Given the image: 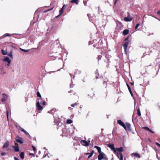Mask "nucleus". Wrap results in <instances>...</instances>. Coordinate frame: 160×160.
<instances>
[{
    "mask_svg": "<svg viewBox=\"0 0 160 160\" xmlns=\"http://www.w3.org/2000/svg\"><path fill=\"white\" fill-rule=\"evenodd\" d=\"M61 15H60V14H59V15H58L57 16H56L55 17V18H58L59 16H60Z\"/></svg>",
    "mask_w": 160,
    "mask_h": 160,
    "instance_id": "48",
    "label": "nucleus"
},
{
    "mask_svg": "<svg viewBox=\"0 0 160 160\" xmlns=\"http://www.w3.org/2000/svg\"><path fill=\"white\" fill-rule=\"evenodd\" d=\"M94 152V151L93 150H92V152H91V153H92V155H93V153Z\"/></svg>",
    "mask_w": 160,
    "mask_h": 160,
    "instance_id": "55",
    "label": "nucleus"
},
{
    "mask_svg": "<svg viewBox=\"0 0 160 160\" xmlns=\"http://www.w3.org/2000/svg\"><path fill=\"white\" fill-rule=\"evenodd\" d=\"M111 149L115 153H117L118 154V153L117 152V151L119 152V153H121L123 150V148L122 147L120 148H115L113 144H111Z\"/></svg>",
    "mask_w": 160,
    "mask_h": 160,
    "instance_id": "1",
    "label": "nucleus"
},
{
    "mask_svg": "<svg viewBox=\"0 0 160 160\" xmlns=\"http://www.w3.org/2000/svg\"><path fill=\"white\" fill-rule=\"evenodd\" d=\"M29 154L30 155H32L33 156H34V155H35L34 154H33V153H29Z\"/></svg>",
    "mask_w": 160,
    "mask_h": 160,
    "instance_id": "45",
    "label": "nucleus"
},
{
    "mask_svg": "<svg viewBox=\"0 0 160 160\" xmlns=\"http://www.w3.org/2000/svg\"><path fill=\"white\" fill-rule=\"evenodd\" d=\"M3 97L1 99V101L2 102H4L6 101L8 99V96L7 95H6L5 93L2 94Z\"/></svg>",
    "mask_w": 160,
    "mask_h": 160,
    "instance_id": "10",
    "label": "nucleus"
},
{
    "mask_svg": "<svg viewBox=\"0 0 160 160\" xmlns=\"http://www.w3.org/2000/svg\"><path fill=\"white\" fill-rule=\"evenodd\" d=\"M99 153V154L98 156V160H101L102 159H104L106 160L108 159V158L104 157L103 155H104V153L103 152H101Z\"/></svg>",
    "mask_w": 160,
    "mask_h": 160,
    "instance_id": "6",
    "label": "nucleus"
},
{
    "mask_svg": "<svg viewBox=\"0 0 160 160\" xmlns=\"http://www.w3.org/2000/svg\"><path fill=\"white\" fill-rule=\"evenodd\" d=\"M129 30L128 29H126L123 31L122 34L124 35H127L129 33Z\"/></svg>",
    "mask_w": 160,
    "mask_h": 160,
    "instance_id": "14",
    "label": "nucleus"
},
{
    "mask_svg": "<svg viewBox=\"0 0 160 160\" xmlns=\"http://www.w3.org/2000/svg\"><path fill=\"white\" fill-rule=\"evenodd\" d=\"M67 6L66 5H65V4H64L63 6H62V8L60 10H59V13H60V15H62V14L64 10L66 8Z\"/></svg>",
    "mask_w": 160,
    "mask_h": 160,
    "instance_id": "8",
    "label": "nucleus"
},
{
    "mask_svg": "<svg viewBox=\"0 0 160 160\" xmlns=\"http://www.w3.org/2000/svg\"><path fill=\"white\" fill-rule=\"evenodd\" d=\"M116 28L118 30H121L123 27V25L120 22H118L117 23Z\"/></svg>",
    "mask_w": 160,
    "mask_h": 160,
    "instance_id": "9",
    "label": "nucleus"
},
{
    "mask_svg": "<svg viewBox=\"0 0 160 160\" xmlns=\"http://www.w3.org/2000/svg\"><path fill=\"white\" fill-rule=\"evenodd\" d=\"M117 122L118 124L122 126L126 130V126L123 122L120 120H118Z\"/></svg>",
    "mask_w": 160,
    "mask_h": 160,
    "instance_id": "7",
    "label": "nucleus"
},
{
    "mask_svg": "<svg viewBox=\"0 0 160 160\" xmlns=\"http://www.w3.org/2000/svg\"><path fill=\"white\" fill-rule=\"evenodd\" d=\"M6 152H2V153H1V155L2 156H4V155H6Z\"/></svg>",
    "mask_w": 160,
    "mask_h": 160,
    "instance_id": "38",
    "label": "nucleus"
},
{
    "mask_svg": "<svg viewBox=\"0 0 160 160\" xmlns=\"http://www.w3.org/2000/svg\"><path fill=\"white\" fill-rule=\"evenodd\" d=\"M117 0H115V1H114V5H115L116 4V2H117Z\"/></svg>",
    "mask_w": 160,
    "mask_h": 160,
    "instance_id": "49",
    "label": "nucleus"
},
{
    "mask_svg": "<svg viewBox=\"0 0 160 160\" xmlns=\"http://www.w3.org/2000/svg\"><path fill=\"white\" fill-rule=\"evenodd\" d=\"M9 145L8 141H7L3 145V148H7L8 147Z\"/></svg>",
    "mask_w": 160,
    "mask_h": 160,
    "instance_id": "16",
    "label": "nucleus"
},
{
    "mask_svg": "<svg viewBox=\"0 0 160 160\" xmlns=\"http://www.w3.org/2000/svg\"><path fill=\"white\" fill-rule=\"evenodd\" d=\"M126 130H127L128 131H130L131 129L130 124L128 123H126Z\"/></svg>",
    "mask_w": 160,
    "mask_h": 160,
    "instance_id": "15",
    "label": "nucleus"
},
{
    "mask_svg": "<svg viewBox=\"0 0 160 160\" xmlns=\"http://www.w3.org/2000/svg\"><path fill=\"white\" fill-rule=\"evenodd\" d=\"M130 83L132 86H133L134 84V83L133 82H130Z\"/></svg>",
    "mask_w": 160,
    "mask_h": 160,
    "instance_id": "52",
    "label": "nucleus"
},
{
    "mask_svg": "<svg viewBox=\"0 0 160 160\" xmlns=\"http://www.w3.org/2000/svg\"><path fill=\"white\" fill-rule=\"evenodd\" d=\"M133 19L132 17L130 15L129 13H128V15L127 17H125L124 18L123 20L126 22H130Z\"/></svg>",
    "mask_w": 160,
    "mask_h": 160,
    "instance_id": "3",
    "label": "nucleus"
},
{
    "mask_svg": "<svg viewBox=\"0 0 160 160\" xmlns=\"http://www.w3.org/2000/svg\"><path fill=\"white\" fill-rule=\"evenodd\" d=\"M157 14L158 15H160V10L158 11L157 12Z\"/></svg>",
    "mask_w": 160,
    "mask_h": 160,
    "instance_id": "46",
    "label": "nucleus"
},
{
    "mask_svg": "<svg viewBox=\"0 0 160 160\" xmlns=\"http://www.w3.org/2000/svg\"><path fill=\"white\" fill-rule=\"evenodd\" d=\"M21 50L25 52H27L28 51V50H25V49H21Z\"/></svg>",
    "mask_w": 160,
    "mask_h": 160,
    "instance_id": "36",
    "label": "nucleus"
},
{
    "mask_svg": "<svg viewBox=\"0 0 160 160\" xmlns=\"http://www.w3.org/2000/svg\"><path fill=\"white\" fill-rule=\"evenodd\" d=\"M27 135H29V133L27 132L26 133H25Z\"/></svg>",
    "mask_w": 160,
    "mask_h": 160,
    "instance_id": "53",
    "label": "nucleus"
},
{
    "mask_svg": "<svg viewBox=\"0 0 160 160\" xmlns=\"http://www.w3.org/2000/svg\"><path fill=\"white\" fill-rule=\"evenodd\" d=\"M98 49H99V50H98V51L100 52L101 53V52H102V49L101 48H98Z\"/></svg>",
    "mask_w": 160,
    "mask_h": 160,
    "instance_id": "42",
    "label": "nucleus"
},
{
    "mask_svg": "<svg viewBox=\"0 0 160 160\" xmlns=\"http://www.w3.org/2000/svg\"><path fill=\"white\" fill-rule=\"evenodd\" d=\"M15 140L17 142L21 144L23 143V140H22V138L18 136L16 137Z\"/></svg>",
    "mask_w": 160,
    "mask_h": 160,
    "instance_id": "5",
    "label": "nucleus"
},
{
    "mask_svg": "<svg viewBox=\"0 0 160 160\" xmlns=\"http://www.w3.org/2000/svg\"><path fill=\"white\" fill-rule=\"evenodd\" d=\"M5 73H5V72H4V73H3V74H5Z\"/></svg>",
    "mask_w": 160,
    "mask_h": 160,
    "instance_id": "58",
    "label": "nucleus"
},
{
    "mask_svg": "<svg viewBox=\"0 0 160 160\" xmlns=\"http://www.w3.org/2000/svg\"><path fill=\"white\" fill-rule=\"evenodd\" d=\"M108 147L110 148V143H109V144H108Z\"/></svg>",
    "mask_w": 160,
    "mask_h": 160,
    "instance_id": "54",
    "label": "nucleus"
},
{
    "mask_svg": "<svg viewBox=\"0 0 160 160\" xmlns=\"http://www.w3.org/2000/svg\"><path fill=\"white\" fill-rule=\"evenodd\" d=\"M15 145L16 146H18V144L17 143H15Z\"/></svg>",
    "mask_w": 160,
    "mask_h": 160,
    "instance_id": "51",
    "label": "nucleus"
},
{
    "mask_svg": "<svg viewBox=\"0 0 160 160\" xmlns=\"http://www.w3.org/2000/svg\"><path fill=\"white\" fill-rule=\"evenodd\" d=\"M12 147L14 148L15 152H17L19 151L18 146H13Z\"/></svg>",
    "mask_w": 160,
    "mask_h": 160,
    "instance_id": "18",
    "label": "nucleus"
},
{
    "mask_svg": "<svg viewBox=\"0 0 160 160\" xmlns=\"http://www.w3.org/2000/svg\"><path fill=\"white\" fill-rule=\"evenodd\" d=\"M86 154H89V156L88 157V158H90L92 156V153H91L90 154L89 153H87Z\"/></svg>",
    "mask_w": 160,
    "mask_h": 160,
    "instance_id": "33",
    "label": "nucleus"
},
{
    "mask_svg": "<svg viewBox=\"0 0 160 160\" xmlns=\"http://www.w3.org/2000/svg\"><path fill=\"white\" fill-rule=\"evenodd\" d=\"M36 106L39 110H42L43 109V107L40 105L39 102H38L37 103Z\"/></svg>",
    "mask_w": 160,
    "mask_h": 160,
    "instance_id": "12",
    "label": "nucleus"
},
{
    "mask_svg": "<svg viewBox=\"0 0 160 160\" xmlns=\"http://www.w3.org/2000/svg\"><path fill=\"white\" fill-rule=\"evenodd\" d=\"M66 122L68 124H71L72 122V121L71 119H68Z\"/></svg>",
    "mask_w": 160,
    "mask_h": 160,
    "instance_id": "26",
    "label": "nucleus"
},
{
    "mask_svg": "<svg viewBox=\"0 0 160 160\" xmlns=\"http://www.w3.org/2000/svg\"><path fill=\"white\" fill-rule=\"evenodd\" d=\"M10 63H11V61L9 62H8V64H7V65L8 66H9L10 64Z\"/></svg>",
    "mask_w": 160,
    "mask_h": 160,
    "instance_id": "41",
    "label": "nucleus"
},
{
    "mask_svg": "<svg viewBox=\"0 0 160 160\" xmlns=\"http://www.w3.org/2000/svg\"><path fill=\"white\" fill-rule=\"evenodd\" d=\"M68 92L69 93V96L71 97L72 95H74L76 98H78V97L77 95H75V92L74 91L70 90V91Z\"/></svg>",
    "mask_w": 160,
    "mask_h": 160,
    "instance_id": "11",
    "label": "nucleus"
},
{
    "mask_svg": "<svg viewBox=\"0 0 160 160\" xmlns=\"http://www.w3.org/2000/svg\"><path fill=\"white\" fill-rule=\"evenodd\" d=\"M117 156L118 157V158H119V156L118 155H117Z\"/></svg>",
    "mask_w": 160,
    "mask_h": 160,
    "instance_id": "59",
    "label": "nucleus"
},
{
    "mask_svg": "<svg viewBox=\"0 0 160 160\" xmlns=\"http://www.w3.org/2000/svg\"><path fill=\"white\" fill-rule=\"evenodd\" d=\"M53 8H52L51 9H48V10H45V11H43V12H46L48 11H49L50 10H52V9Z\"/></svg>",
    "mask_w": 160,
    "mask_h": 160,
    "instance_id": "37",
    "label": "nucleus"
},
{
    "mask_svg": "<svg viewBox=\"0 0 160 160\" xmlns=\"http://www.w3.org/2000/svg\"><path fill=\"white\" fill-rule=\"evenodd\" d=\"M80 108L81 109V108H82V107H81V106H80Z\"/></svg>",
    "mask_w": 160,
    "mask_h": 160,
    "instance_id": "56",
    "label": "nucleus"
},
{
    "mask_svg": "<svg viewBox=\"0 0 160 160\" xmlns=\"http://www.w3.org/2000/svg\"><path fill=\"white\" fill-rule=\"evenodd\" d=\"M137 114L139 116H141L140 111L139 108L137 109Z\"/></svg>",
    "mask_w": 160,
    "mask_h": 160,
    "instance_id": "27",
    "label": "nucleus"
},
{
    "mask_svg": "<svg viewBox=\"0 0 160 160\" xmlns=\"http://www.w3.org/2000/svg\"><path fill=\"white\" fill-rule=\"evenodd\" d=\"M87 115H88H88H88V113L87 114Z\"/></svg>",
    "mask_w": 160,
    "mask_h": 160,
    "instance_id": "60",
    "label": "nucleus"
},
{
    "mask_svg": "<svg viewBox=\"0 0 160 160\" xmlns=\"http://www.w3.org/2000/svg\"><path fill=\"white\" fill-rule=\"evenodd\" d=\"M108 52H109V50L107 52H106L105 53V57L107 58L108 61H109V60L110 59V55L109 54V53Z\"/></svg>",
    "mask_w": 160,
    "mask_h": 160,
    "instance_id": "13",
    "label": "nucleus"
},
{
    "mask_svg": "<svg viewBox=\"0 0 160 160\" xmlns=\"http://www.w3.org/2000/svg\"><path fill=\"white\" fill-rule=\"evenodd\" d=\"M78 0H72L71 1V2L72 3H75L77 4H78Z\"/></svg>",
    "mask_w": 160,
    "mask_h": 160,
    "instance_id": "20",
    "label": "nucleus"
},
{
    "mask_svg": "<svg viewBox=\"0 0 160 160\" xmlns=\"http://www.w3.org/2000/svg\"><path fill=\"white\" fill-rule=\"evenodd\" d=\"M119 154L120 156V160H123V158H124L122 153H119Z\"/></svg>",
    "mask_w": 160,
    "mask_h": 160,
    "instance_id": "24",
    "label": "nucleus"
},
{
    "mask_svg": "<svg viewBox=\"0 0 160 160\" xmlns=\"http://www.w3.org/2000/svg\"><path fill=\"white\" fill-rule=\"evenodd\" d=\"M20 129L21 130V131L25 133H26V132H27L24 129H23L22 128H20Z\"/></svg>",
    "mask_w": 160,
    "mask_h": 160,
    "instance_id": "29",
    "label": "nucleus"
},
{
    "mask_svg": "<svg viewBox=\"0 0 160 160\" xmlns=\"http://www.w3.org/2000/svg\"><path fill=\"white\" fill-rule=\"evenodd\" d=\"M45 103H46L45 102V101H44L42 102V105H45Z\"/></svg>",
    "mask_w": 160,
    "mask_h": 160,
    "instance_id": "50",
    "label": "nucleus"
},
{
    "mask_svg": "<svg viewBox=\"0 0 160 160\" xmlns=\"http://www.w3.org/2000/svg\"><path fill=\"white\" fill-rule=\"evenodd\" d=\"M155 144L158 146L159 148L160 147V144H159L158 143L156 142Z\"/></svg>",
    "mask_w": 160,
    "mask_h": 160,
    "instance_id": "39",
    "label": "nucleus"
},
{
    "mask_svg": "<svg viewBox=\"0 0 160 160\" xmlns=\"http://www.w3.org/2000/svg\"><path fill=\"white\" fill-rule=\"evenodd\" d=\"M37 96L38 97H39L40 98L41 97V96L39 92H37Z\"/></svg>",
    "mask_w": 160,
    "mask_h": 160,
    "instance_id": "32",
    "label": "nucleus"
},
{
    "mask_svg": "<svg viewBox=\"0 0 160 160\" xmlns=\"http://www.w3.org/2000/svg\"><path fill=\"white\" fill-rule=\"evenodd\" d=\"M90 142V141H88V142L87 141H86L85 140H81L80 141V143H81V144L82 145L84 146H88Z\"/></svg>",
    "mask_w": 160,
    "mask_h": 160,
    "instance_id": "4",
    "label": "nucleus"
},
{
    "mask_svg": "<svg viewBox=\"0 0 160 160\" xmlns=\"http://www.w3.org/2000/svg\"><path fill=\"white\" fill-rule=\"evenodd\" d=\"M32 149L33 151L34 152L35 151H36V148L32 145Z\"/></svg>",
    "mask_w": 160,
    "mask_h": 160,
    "instance_id": "35",
    "label": "nucleus"
},
{
    "mask_svg": "<svg viewBox=\"0 0 160 160\" xmlns=\"http://www.w3.org/2000/svg\"><path fill=\"white\" fill-rule=\"evenodd\" d=\"M94 148L97 149V150L98 151L99 153L102 152H101V148L100 147L95 146H94Z\"/></svg>",
    "mask_w": 160,
    "mask_h": 160,
    "instance_id": "19",
    "label": "nucleus"
},
{
    "mask_svg": "<svg viewBox=\"0 0 160 160\" xmlns=\"http://www.w3.org/2000/svg\"><path fill=\"white\" fill-rule=\"evenodd\" d=\"M133 155L135 157H138L139 158H140V155L138 153H135L133 154Z\"/></svg>",
    "mask_w": 160,
    "mask_h": 160,
    "instance_id": "25",
    "label": "nucleus"
},
{
    "mask_svg": "<svg viewBox=\"0 0 160 160\" xmlns=\"http://www.w3.org/2000/svg\"><path fill=\"white\" fill-rule=\"evenodd\" d=\"M70 108H71V107H69V108H68V109H70Z\"/></svg>",
    "mask_w": 160,
    "mask_h": 160,
    "instance_id": "57",
    "label": "nucleus"
},
{
    "mask_svg": "<svg viewBox=\"0 0 160 160\" xmlns=\"http://www.w3.org/2000/svg\"><path fill=\"white\" fill-rule=\"evenodd\" d=\"M10 61L11 60H10L9 58L8 57H6L4 59V62H9V61Z\"/></svg>",
    "mask_w": 160,
    "mask_h": 160,
    "instance_id": "23",
    "label": "nucleus"
},
{
    "mask_svg": "<svg viewBox=\"0 0 160 160\" xmlns=\"http://www.w3.org/2000/svg\"><path fill=\"white\" fill-rule=\"evenodd\" d=\"M5 35L6 36V37H7V36H10V34H9V33L5 34Z\"/></svg>",
    "mask_w": 160,
    "mask_h": 160,
    "instance_id": "40",
    "label": "nucleus"
},
{
    "mask_svg": "<svg viewBox=\"0 0 160 160\" xmlns=\"http://www.w3.org/2000/svg\"><path fill=\"white\" fill-rule=\"evenodd\" d=\"M126 85H127V86L128 87V89L129 91V92L131 94V95L132 96H133V94H132V91H131V88H130V86H129V85L128 84V83H126Z\"/></svg>",
    "mask_w": 160,
    "mask_h": 160,
    "instance_id": "17",
    "label": "nucleus"
},
{
    "mask_svg": "<svg viewBox=\"0 0 160 160\" xmlns=\"http://www.w3.org/2000/svg\"><path fill=\"white\" fill-rule=\"evenodd\" d=\"M7 118L8 119V114L7 111Z\"/></svg>",
    "mask_w": 160,
    "mask_h": 160,
    "instance_id": "47",
    "label": "nucleus"
},
{
    "mask_svg": "<svg viewBox=\"0 0 160 160\" xmlns=\"http://www.w3.org/2000/svg\"><path fill=\"white\" fill-rule=\"evenodd\" d=\"M2 52L3 55H6L7 54V52L3 50H2Z\"/></svg>",
    "mask_w": 160,
    "mask_h": 160,
    "instance_id": "28",
    "label": "nucleus"
},
{
    "mask_svg": "<svg viewBox=\"0 0 160 160\" xmlns=\"http://www.w3.org/2000/svg\"><path fill=\"white\" fill-rule=\"evenodd\" d=\"M128 37L126 38L124 40L123 42L124 43L123 44L124 52L126 54H127V47L129 42V41L128 40Z\"/></svg>",
    "mask_w": 160,
    "mask_h": 160,
    "instance_id": "2",
    "label": "nucleus"
},
{
    "mask_svg": "<svg viewBox=\"0 0 160 160\" xmlns=\"http://www.w3.org/2000/svg\"><path fill=\"white\" fill-rule=\"evenodd\" d=\"M148 131L150 132H151L152 133H154V132H153L152 131V130H151L150 129V130H149Z\"/></svg>",
    "mask_w": 160,
    "mask_h": 160,
    "instance_id": "43",
    "label": "nucleus"
},
{
    "mask_svg": "<svg viewBox=\"0 0 160 160\" xmlns=\"http://www.w3.org/2000/svg\"><path fill=\"white\" fill-rule=\"evenodd\" d=\"M140 24L139 23L137 24L135 26V29L136 30L138 28V27L140 26Z\"/></svg>",
    "mask_w": 160,
    "mask_h": 160,
    "instance_id": "30",
    "label": "nucleus"
},
{
    "mask_svg": "<svg viewBox=\"0 0 160 160\" xmlns=\"http://www.w3.org/2000/svg\"><path fill=\"white\" fill-rule=\"evenodd\" d=\"M20 157L21 158L23 159L24 158V154L23 152H22L20 154Z\"/></svg>",
    "mask_w": 160,
    "mask_h": 160,
    "instance_id": "21",
    "label": "nucleus"
},
{
    "mask_svg": "<svg viewBox=\"0 0 160 160\" xmlns=\"http://www.w3.org/2000/svg\"><path fill=\"white\" fill-rule=\"evenodd\" d=\"M102 58V56L101 55H99L98 56V60H101Z\"/></svg>",
    "mask_w": 160,
    "mask_h": 160,
    "instance_id": "34",
    "label": "nucleus"
},
{
    "mask_svg": "<svg viewBox=\"0 0 160 160\" xmlns=\"http://www.w3.org/2000/svg\"><path fill=\"white\" fill-rule=\"evenodd\" d=\"M142 128L144 129H145L146 130H147L148 131H149V130H150V129L147 127H143Z\"/></svg>",
    "mask_w": 160,
    "mask_h": 160,
    "instance_id": "31",
    "label": "nucleus"
},
{
    "mask_svg": "<svg viewBox=\"0 0 160 160\" xmlns=\"http://www.w3.org/2000/svg\"><path fill=\"white\" fill-rule=\"evenodd\" d=\"M14 159L15 160H19L17 158L15 157H14Z\"/></svg>",
    "mask_w": 160,
    "mask_h": 160,
    "instance_id": "44",
    "label": "nucleus"
},
{
    "mask_svg": "<svg viewBox=\"0 0 160 160\" xmlns=\"http://www.w3.org/2000/svg\"><path fill=\"white\" fill-rule=\"evenodd\" d=\"M78 101L72 104L71 105V106L72 107H75L76 105H77L78 104Z\"/></svg>",
    "mask_w": 160,
    "mask_h": 160,
    "instance_id": "22",
    "label": "nucleus"
}]
</instances>
